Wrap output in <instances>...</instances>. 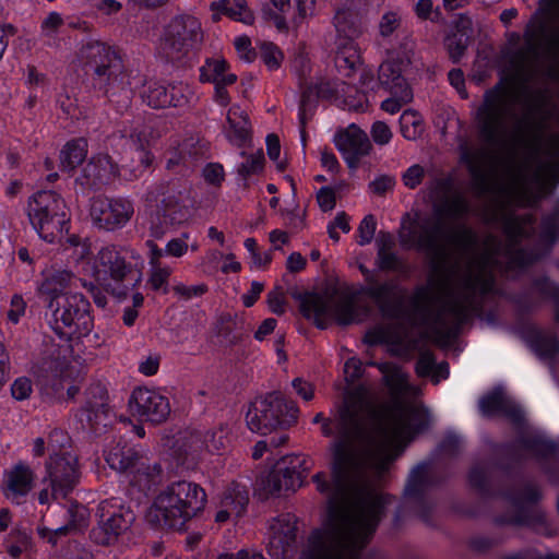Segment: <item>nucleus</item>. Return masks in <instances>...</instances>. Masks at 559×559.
I'll list each match as a JSON object with an SVG mask.
<instances>
[{"mask_svg": "<svg viewBox=\"0 0 559 559\" xmlns=\"http://www.w3.org/2000/svg\"><path fill=\"white\" fill-rule=\"evenodd\" d=\"M393 395V405L380 415L345 404L333 418L321 413L313 418L321 423L325 437H335L332 451V481L313 477L317 489L326 497V520L309 538L301 559H359V551L374 532L390 503L377 480L390 463L431 419L417 400V386L411 385L397 366H380Z\"/></svg>", "mask_w": 559, "mask_h": 559, "instance_id": "f257e3e1", "label": "nucleus"}, {"mask_svg": "<svg viewBox=\"0 0 559 559\" xmlns=\"http://www.w3.org/2000/svg\"><path fill=\"white\" fill-rule=\"evenodd\" d=\"M402 237L411 246L436 255H445L452 249L462 251L465 255L466 266L459 280L431 282L416 295V312L427 325L426 335L439 341L442 334L449 335L454 328L467 320L475 294L486 293L491 288L496 257L489 251L475 255L473 233L456 223L448 227L439 222L433 226L424 225L408 231L404 226Z\"/></svg>", "mask_w": 559, "mask_h": 559, "instance_id": "f03ea898", "label": "nucleus"}, {"mask_svg": "<svg viewBox=\"0 0 559 559\" xmlns=\"http://www.w3.org/2000/svg\"><path fill=\"white\" fill-rule=\"evenodd\" d=\"M69 241L70 257L75 262L82 286L94 295L99 307H104L106 300L96 293L98 288L120 295L142 282L144 260L134 249L106 247L91 255L87 240L70 238Z\"/></svg>", "mask_w": 559, "mask_h": 559, "instance_id": "7ed1b4c3", "label": "nucleus"}, {"mask_svg": "<svg viewBox=\"0 0 559 559\" xmlns=\"http://www.w3.org/2000/svg\"><path fill=\"white\" fill-rule=\"evenodd\" d=\"M74 277L69 271H55L45 275L40 292L49 298L51 326L61 337L73 340L92 330L90 302L79 293H71Z\"/></svg>", "mask_w": 559, "mask_h": 559, "instance_id": "20e7f679", "label": "nucleus"}, {"mask_svg": "<svg viewBox=\"0 0 559 559\" xmlns=\"http://www.w3.org/2000/svg\"><path fill=\"white\" fill-rule=\"evenodd\" d=\"M205 501L206 495L198 484L175 481L157 493L146 518L154 524L180 528L204 508Z\"/></svg>", "mask_w": 559, "mask_h": 559, "instance_id": "39448f33", "label": "nucleus"}, {"mask_svg": "<svg viewBox=\"0 0 559 559\" xmlns=\"http://www.w3.org/2000/svg\"><path fill=\"white\" fill-rule=\"evenodd\" d=\"M518 104L510 95L498 91L486 95L478 111L481 133L489 142L515 140L524 133L527 121L516 117Z\"/></svg>", "mask_w": 559, "mask_h": 559, "instance_id": "423d86ee", "label": "nucleus"}, {"mask_svg": "<svg viewBox=\"0 0 559 559\" xmlns=\"http://www.w3.org/2000/svg\"><path fill=\"white\" fill-rule=\"evenodd\" d=\"M334 25L340 35H344L349 39L360 34V31L353 21L352 14L347 10H338L336 12ZM335 63L338 71L345 76L353 78L354 82H356V76L358 78L357 83L364 93L373 91L377 87L371 69L360 61L359 50L353 40L338 44Z\"/></svg>", "mask_w": 559, "mask_h": 559, "instance_id": "0eeeda50", "label": "nucleus"}, {"mask_svg": "<svg viewBox=\"0 0 559 559\" xmlns=\"http://www.w3.org/2000/svg\"><path fill=\"white\" fill-rule=\"evenodd\" d=\"M27 215L39 237L48 242L61 239L68 231L66 204L52 191L35 193L28 201Z\"/></svg>", "mask_w": 559, "mask_h": 559, "instance_id": "6e6552de", "label": "nucleus"}, {"mask_svg": "<svg viewBox=\"0 0 559 559\" xmlns=\"http://www.w3.org/2000/svg\"><path fill=\"white\" fill-rule=\"evenodd\" d=\"M300 307L304 316L313 320L322 329L331 319L341 324H349L359 322L365 317V311L352 300L332 295L307 294Z\"/></svg>", "mask_w": 559, "mask_h": 559, "instance_id": "1a4fd4ad", "label": "nucleus"}, {"mask_svg": "<svg viewBox=\"0 0 559 559\" xmlns=\"http://www.w3.org/2000/svg\"><path fill=\"white\" fill-rule=\"evenodd\" d=\"M67 436L61 430H53L48 438V450L51 451L46 463V481L62 496L74 486L79 478L78 459L68 450H63Z\"/></svg>", "mask_w": 559, "mask_h": 559, "instance_id": "9d476101", "label": "nucleus"}, {"mask_svg": "<svg viewBox=\"0 0 559 559\" xmlns=\"http://www.w3.org/2000/svg\"><path fill=\"white\" fill-rule=\"evenodd\" d=\"M78 58L81 63L93 69L95 84L99 88L115 86L122 82V62L110 46L88 39L81 45Z\"/></svg>", "mask_w": 559, "mask_h": 559, "instance_id": "9b49d317", "label": "nucleus"}, {"mask_svg": "<svg viewBox=\"0 0 559 559\" xmlns=\"http://www.w3.org/2000/svg\"><path fill=\"white\" fill-rule=\"evenodd\" d=\"M104 455L110 468L117 472H130L133 481L139 487H146L154 481L159 474V468L146 464V459L134 449L128 448L123 440L111 441L106 445Z\"/></svg>", "mask_w": 559, "mask_h": 559, "instance_id": "f8f14e48", "label": "nucleus"}, {"mask_svg": "<svg viewBox=\"0 0 559 559\" xmlns=\"http://www.w3.org/2000/svg\"><path fill=\"white\" fill-rule=\"evenodd\" d=\"M407 63V57L395 61L390 55L379 68L377 86L381 85L391 93V96L382 102L381 108L391 115L400 111L403 105L413 99L412 88L403 76Z\"/></svg>", "mask_w": 559, "mask_h": 559, "instance_id": "ddd939ff", "label": "nucleus"}, {"mask_svg": "<svg viewBox=\"0 0 559 559\" xmlns=\"http://www.w3.org/2000/svg\"><path fill=\"white\" fill-rule=\"evenodd\" d=\"M284 408L286 405L278 393L255 399L250 403L246 414L248 428L252 432L267 435L289 425L292 419L284 416Z\"/></svg>", "mask_w": 559, "mask_h": 559, "instance_id": "4468645a", "label": "nucleus"}, {"mask_svg": "<svg viewBox=\"0 0 559 559\" xmlns=\"http://www.w3.org/2000/svg\"><path fill=\"white\" fill-rule=\"evenodd\" d=\"M202 39L201 23L197 17L177 16L165 28L160 48L167 53H180L198 47Z\"/></svg>", "mask_w": 559, "mask_h": 559, "instance_id": "2eb2a0df", "label": "nucleus"}, {"mask_svg": "<svg viewBox=\"0 0 559 559\" xmlns=\"http://www.w3.org/2000/svg\"><path fill=\"white\" fill-rule=\"evenodd\" d=\"M129 411L140 419L158 424L168 417L170 406L168 399L159 391L148 388H136L130 396Z\"/></svg>", "mask_w": 559, "mask_h": 559, "instance_id": "dca6fc26", "label": "nucleus"}, {"mask_svg": "<svg viewBox=\"0 0 559 559\" xmlns=\"http://www.w3.org/2000/svg\"><path fill=\"white\" fill-rule=\"evenodd\" d=\"M134 209L127 199L96 198L91 205V217L100 228L114 230L124 226Z\"/></svg>", "mask_w": 559, "mask_h": 559, "instance_id": "f3484780", "label": "nucleus"}, {"mask_svg": "<svg viewBox=\"0 0 559 559\" xmlns=\"http://www.w3.org/2000/svg\"><path fill=\"white\" fill-rule=\"evenodd\" d=\"M345 91V84L337 85L335 92L330 83H321L320 85H309L304 92L300 102L299 119L301 123L306 122V111L312 106L318 98H333L338 106H343L349 110L364 111L367 108V97L359 94L357 97L347 96L342 98L338 93Z\"/></svg>", "mask_w": 559, "mask_h": 559, "instance_id": "a211bd4d", "label": "nucleus"}, {"mask_svg": "<svg viewBox=\"0 0 559 559\" xmlns=\"http://www.w3.org/2000/svg\"><path fill=\"white\" fill-rule=\"evenodd\" d=\"M35 485V473L29 465L16 463L3 474L2 493L7 500L21 504L31 493Z\"/></svg>", "mask_w": 559, "mask_h": 559, "instance_id": "6ab92c4d", "label": "nucleus"}, {"mask_svg": "<svg viewBox=\"0 0 559 559\" xmlns=\"http://www.w3.org/2000/svg\"><path fill=\"white\" fill-rule=\"evenodd\" d=\"M334 141L346 164L352 169H356L360 157L368 155L371 151V143L366 132L355 124H350L338 132Z\"/></svg>", "mask_w": 559, "mask_h": 559, "instance_id": "aec40b11", "label": "nucleus"}, {"mask_svg": "<svg viewBox=\"0 0 559 559\" xmlns=\"http://www.w3.org/2000/svg\"><path fill=\"white\" fill-rule=\"evenodd\" d=\"M269 552L275 559L284 557L296 537V520L292 514H282L270 521L266 531Z\"/></svg>", "mask_w": 559, "mask_h": 559, "instance_id": "412c9836", "label": "nucleus"}, {"mask_svg": "<svg viewBox=\"0 0 559 559\" xmlns=\"http://www.w3.org/2000/svg\"><path fill=\"white\" fill-rule=\"evenodd\" d=\"M298 456H285L276 463L270 473L266 489L271 493L283 490H296L301 485V474L298 471L300 466Z\"/></svg>", "mask_w": 559, "mask_h": 559, "instance_id": "4be33fe9", "label": "nucleus"}, {"mask_svg": "<svg viewBox=\"0 0 559 559\" xmlns=\"http://www.w3.org/2000/svg\"><path fill=\"white\" fill-rule=\"evenodd\" d=\"M133 521L134 514L132 511L120 509L102 521L99 527L93 532V537L98 544L109 545L126 533Z\"/></svg>", "mask_w": 559, "mask_h": 559, "instance_id": "5701e85b", "label": "nucleus"}, {"mask_svg": "<svg viewBox=\"0 0 559 559\" xmlns=\"http://www.w3.org/2000/svg\"><path fill=\"white\" fill-rule=\"evenodd\" d=\"M226 61L222 58L209 59L201 68V80L213 82L215 84L216 100L225 105L227 103L225 85L233 84L236 81V75L226 72Z\"/></svg>", "mask_w": 559, "mask_h": 559, "instance_id": "b1692460", "label": "nucleus"}, {"mask_svg": "<svg viewBox=\"0 0 559 559\" xmlns=\"http://www.w3.org/2000/svg\"><path fill=\"white\" fill-rule=\"evenodd\" d=\"M248 500L249 496L246 486L234 484L224 492L215 521L224 523L230 518L240 516L246 509Z\"/></svg>", "mask_w": 559, "mask_h": 559, "instance_id": "393cba45", "label": "nucleus"}, {"mask_svg": "<svg viewBox=\"0 0 559 559\" xmlns=\"http://www.w3.org/2000/svg\"><path fill=\"white\" fill-rule=\"evenodd\" d=\"M212 20L217 22L223 15H227L234 21L241 22L250 25L253 23L254 17L251 11L246 5V0H218L211 4Z\"/></svg>", "mask_w": 559, "mask_h": 559, "instance_id": "a878e982", "label": "nucleus"}, {"mask_svg": "<svg viewBox=\"0 0 559 559\" xmlns=\"http://www.w3.org/2000/svg\"><path fill=\"white\" fill-rule=\"evenodd\" d=\"M84 175L87 179H91L93 183L108 182L112 178L122 177V167L119 168L112 164L108 156L102 155L94 157L84 168Z\"/></svg>", "mask_w": 559, "mask_h": 559, "instance_id": "bb28decb", "label": "nucleus"}, {"mask_svg": "<svg viewBox=\"0 0 559 559\" xmlns=\"http://www.w3.org/2000/svg\"><path fill=\"white\" fill-rule=\"evenodd\" d=\"M225 134L231 143L237 145H241L248 138V117L238 106H233L227 112Z\"/></svg>", "mask_w": 559, "mask_h": 559, "instance_id": "cd10ccee", "label": "nucleus"}, {"mask_svg": "<svg viewBox=\"0 0 559 559\" xmlns=\"http://www.w3.org/2000/svg\"><path fill=\"white\" fill-rule=\"evenodd\" d=\"M479 411L485 416H490L499 412H507L512 405L510 396L501 386L496 388L492 392L484 395L479 400Z\"/></svg>", "mask_w": 559, "mask_h": 559, "instance_id": "c85d7f7f", "label": "nucleus"}, {"mask_svg": "<svg viewBox=\"0 0 559 559\" xmlns=\"http://www.w3.org/2000/svg\"><path fill=\"white\" fill-rule=\"evenodd\" d=\"M64 26V19L61 13L51 11L40 22V38L49 46H57L59 35Z\"/></svg>", "mask_w": 559, "mask_h": 559, "instance_id": "c756f323", "label": "nucleus"}, {"mask_svg": "<svg viewBox=\"0 0 559 559\" xmlns=\"http://www.w3.org/2000/svg\"><path fill=\"white\" fill-rule=\"evenodd\" d=\"M144 99L148 106L154 108H163L167 106H183L185 95L180 97L169 96V87L160 84H154L148 87L144 95Z\"/></svg>", "mask_w": 559, "mask_h": 559, "instance_id": "7c9ffc66", "label": "nucleus"}, {"mask_svg": "<svg viewBox=\"0 0 559 559\" xmlns=\"http://www.w3.org/2000/svg\"><path fill=\"white\" fill-rule=\"evenodd\" d=\"M86 520V510L83 507L76 506L74 508V515L69 525L59 526L57 528H49L46 526H38L37 533L40 538L46 539L51 544H56L57 538L64 535L70 528H81L84 526Z\"/></svg>", "mask_w": 559, "mask_h": 559, "instance_id": "2f4dec72", "label": "nucleus"}, {"mask_svg": "<svg viewBox=\"0 0 559 559\" xmlns=\"http://www.w3.org/2000/svg\"><path fill=\"white\" fill-rule=\"evenodd\" d=\"M87 153V143L83 139L74 140L64 145L60 153L61 166L71 170L80 165Z\"/></svg>", "mask_w": 559, "mask_h": 559, "instance_id": "473e14b6", "label": "nucleus"}, {"mask_svg": "<svg viewBox=\"0 0 559 559\" xmlns=\"http://www.w3.org/2000/svg\"><path fill=\"white\" fill-rule=\"evenodd\" d=\"M33 548L32 535L28 531L22 527H15L5 539L7 552L12 558H19L21 555L29 551Z\"/></svg>", "mask_w": 559, "mask_h": 559, "instance_id": "72a5a7b5", "label": "nucleus"}, {"mask_svg": "<svg viewBox=\"0 0 559 559\" xmlns=\"http://www.w3.org/2000/svg\"><path fill=\"white\" fill-rule=\"evenodd\" d=\"M132 153V163L133 165H122L123 178L127 180H131L136 178L143 169L147 168L153 160V157L148 151H146L142 146L135 145L132 143L130 146Z\"/></svg>", "mask_w": 559, "mask_h": 559, "instance_id": "f704fd0d", "label": "nucleus"}, {"mask_svg": "<svg viewBox=\"0 0 559 559\" xmlns=\"http://www.w3.org/2000/svg\"><path fill=\"white\" fill-rule=\"evenodd\" d=\"M366 343L376 344H402L404 342L403 331L397 328L379 325L369 330L365 335Z\"/></svg>", "mask_w": 559, "mask_h": 559, "instance_id": "c9c22d12", "label": "nucleus"}, {"mask_svg": "<svg viewBox=\"0 0 559 559\" xmlns=\"http://www.w3.org/2000/svg\"><path fill=\"white\" fill-rule=\"evenodd\" d=\"M401 133L407 140H415L424 132V122L421 116L413 110L403 111L400 117Z\"/></svg>", "mask_w": 559, "mask_h": 559, "instance_id": "e433bc0d", "label": "nucleus"}, {"mask_svg": "<svg viewBox=\"0 0 559 559\" xmlns=\"http://www.w3.org/2000/svg\"><path fill=\"white\" fill-rule=\"evenodd\" d=\"M430 485V471L427 464L416 466L409 474L405 495L413 497L424 491Z\"/></svg>", "mask_w": 559, "mask_h": 559, "instance_id": "4c0bfd02", "label": "nucleus"}, {"mask_svg": "<svg viewBox=\"0 0 559 559\" xmlns=\"http://www.w3.org/2000/svg\"><path fill=\"white\" fill-rule=\"evenodd\" d=\"M272 8L264 11V17L274 23L278 31L288 29L284 13L289 9L290 0H270Z\"/></svg>", "mask_w": 559, "mask_h": 559, "instance_id": "58836bf2", "label": "nucleus"}, {"mask_svg": "<svg viewBox=\"0 0 559 559\" xmlns=\"http://www.w3.org/2000/svg\"><path fill=\"white\" fill-rule=\"evenodd\" d=\"M228 443V431L224 427H218L204 435L203 445L207 452L218 453L222 449H225Z\"/></svg>", "mask_w": 559, "mask_h": 559, "instance_id": "ea45409f", "label": "nucleus"}, {"mask_svg": "<svg viewBox=\"0 0 559 559\" xmlns=\"http://www.w3.org/2000/svg\"><path fill=\"white\" fill-rule=\"evenodd\" d=\"M295 4L297 12L292 21L294 27H298L307 20L317 15L316 0H295Z\"/></svg>", "mask_w": 559, "mask_h": 559, "instance_id": "a19ab883", "label": "nucleus"}, {"mask_svg": "<svg viewBox=\"0 0 559 559\" xmlns=\"http://www.w3.org/2000/svg\"><path fill=\"white\" fill-rule=\"evenodd\" d=\"M171 274V270L166 266L152 265L148 284L154 290L163 289L164 293L168 292L167 281Z\"/></svg>", "mask_w": 559, "mask_h": 559, "instance_id": "79ce46f5", "label": "nucleus"}, {"mask_svg": "<svg viewBox=\"0 0 559 559\" xmlns=\"http://www.w3.org/2000/svg\"><path fill=\"white\" fill-rule=\"evenodd\" d=\"M263 154L261 151H258L254 154L246 156V159L238 166V173L243 177L258 174L263 168Z\"/></svg>", "mask_w": 559, "mask_h": 559, "instance_id": "37998d69", "label": "nucleus"}, {"mask_svg": "<svg viewBox=\"0 0 559 559\" xmlns=\"http://www.w3.org/2000/svg\"><path fill=\"white\" fill-rule=\"evenodd\" d=\"M261 57L270 70H275L283 60L282 52L273 44L264 43L261 45Z\"/></svg>", "mask_w": 559, "mask_h": 559, "instance_id": "c03bdc74", "label": "nucleus"}, {"mask_svg": "<svg viewBox=\"0 0 559 559\" xmlns=\"http://www.w3.org/2000/svg\"><path fill=\"white\" fill-rule=\"evenodd\" d=\"M401 25V17L396 12H386L379 23V33L383 38L390 37Z\"/></svg>", "mask_w": 559, "mask_h": 559, "instance_id": "a18cd8bd", "label": "nucleus"}, {"mask_svg": "<svg viewBox=\"0 0 559 559\" xmlns=\"http://www.w3.org/2000/svg\"><path fill=\"white\" fill-rule=\"evenodd\" d=\"M338 230L344 234H347L350 230L349 217L344 212L338 213L333 222L328 226L329 236L334 241L340 239Z\"/></svg>", "mask_w": 559, "mask_h": 559, "instance_id": "49530a36", "label": "nucleus"}, {"mask_svg": "<svg viewBox=\"0 0 559 559\" xmlns=\"http://www.w3.org/2000/svg\"><path fill=\"white\" fill-rule=\"evenodd\" d=\"M372 141L377 145H385L390 143L393 133L390 127L383 121H376L370 129Z\"/></svg>", "mask_w": 559, "mask_h": 559, "instance_id": "de8ad7c7", "label": "nucleus"}, {"mask_svg": "<svg viewBox=\"0 0 559 559\" xmlns=\"http://www.w3.org/2000/svg\"><path fill=\"white\" fill-rule=\"evenodd\" d=\"M376 221L373 216L368 215L366 216L358 227V243L364 246L373 239L374 231H376Z\"/></svg>", "mask_w": 559, "mask_h": 559, "instance_id": "09e8293b", "label": "nucleus"}, {"mask_svg": "<svg viewBox=\"0 0 559 559\" xmlns=\"http://www.w3.org/2000/svg\"><path fill=\"white\" fill-rule=\"evenodd\" d=\"M266 151L269 157L276 163L277 169L283 170L286 163L281 158V146L276 135L270 134L266 136Z\"/></svg>", "mask_w": 559, "mask_h": 559, "instance_id": "8fccbe9b", "label": "nucleus"}, {"mask_svg": "<svg viewBox=\"0 0 559 559\" xmlns=\"http://www.w3.org/2000/svg\"><path fill=\"white\" fill-rule=\"evenodd\" d=\"M159 364V355L156 353H150L140 360L139 371L146 377L153 376L158 371Z\"/></svg>", "mask_w": 559, "mask_h": 559, "instance_id": "3c124183", "label": "nucleus"}, {"mask_svg": "<svg viewBox=\"0 0 559 559\" xmlns=\"http://www.w3.org/2000/svg\"><path fill=\"white\" fill-rule=\"evenodd\" d=\"M26 304L20 295H14L10 302V309L8 310V320L16 324L21 318L25 314Z\"/></svg>", "mask_w": 559, "mask_h": 559, "instance_id": "603ef678", "label": "nucleus"}, {"mask_svg": "<svg viewBox=\"0 0 559 559\" xmlns=\"http://www.w3.org/2000/svg\"><path fill=\"white\" fill-rule=\"evenodd\" d=\"M209 257L213 260L217 259L218 257L223 259L222 271L224 273H236L241 270L240 262L236 260V257L233 253L221 254L217 251H211L209 252Z\"/></svg>", "mask_w": 559, "mask_h": 559, "instance_id": "864d4df0", "label": "nucleus"}, {"mask_svg": "<svg viewBox=\"0 0 559 559\" xmlns=\"http://www.w3.org/2000/svg\"><path fill=\"white\" fill-rule=\"evenodd\" d=\"M12 396L15 400L23 401L27 399L32 393V383L27 378L16 379L11 386Z\"/></svg>", "mask_w": 559, "mask_h": 559, "instance_id": "5fc2aeb1", "label": "nucleus"}, {"mask_svg": "<svg viewBox=\"0 0 559 559\" xmlns=\"http://www.w3.org/2000/svg\"><path fill=\"white\" fill-rule=\"evenodd\" d=\"M235 48L240 59L251 62L254 59V51L251 48V40L247 36L235 38Z\"/></svg>", "mask_w": 559, "mask_h": 559, "instance_id": "6e6d98bb", "label": "nucleus"}, {"mask_svg": "<svg viewBox=\"0 0 559 559\" xmlns=\"http://www.w3.org/2000/svg\"><path fill=\"white\" fill-rule=\"evenodd\" d=\"M424 175L425 169L421 166L413 165L403 175L404 185L414 189L421 182Z\"/></svg>", "mask_w": 559, "mask_h": 559, "instance_id": "4d7b16f0", "label": "nucleus"}, {"mask_svg": "<svg viewBox=\"0 0 559 559\" xmlns=\"http://www.w3.org/2000/svg\"><path fill=\"white\" fill-rule=\"evenodd\" d=\"M189 245L183 238H174L169 240L165 247V254L180 258L187 253Z\"/></svg>", "mask_w": 559, "mask_h": 559, "instance_id": "13d9d810", "label": "nucleus"}, {"mask_svg": "<svg viewBox=\"0 0 559 559\" xmlns=\"http://www.w3.org/2000/svg\"><path fill=\"white\" fill-rule=\"evenodd\" d=\"M203 177L210 183H219L224 178V170L219 164H209L203 169Z\"/></svg>", "mask_w": 559, "mask_h": 559, "instance_id": "bf43d9fd", "label": "nucleus"}, {"mask_svg": "<svg viewBox=\"0 0 559 559\" xmlns=\"http://www.w3.org/2000/svg\"><path fill=\"white\" fill-rule=\"evenodd\" d=\"M362 365L356 357H349L344 364V373L347 381H354L361 373Z\"/></svg>", "mask_w": 559, "mask_h": 559, "instance_id": "052dcab7", "label": "nucleus"}, {"mask_svg": "<svg viewBox=\"0 0 559 559\" xmlns=\"http://www.w3.org/2000/svg\"><path fill=\"white\" fill-rule=\"evenodd\" d=\"M295 392L305 401H310L313 397V385L300 378L293 381Z\"/></svg>", "mask_w": 559, "mask_h": 559, "instance_id": "680f3d73", "label": "nucleus"}, {"mask_svg": "<svg viewBox=\"0 0 559 559\" xmlns=\"http://www.w3.org/2000/svg\"><path fill=\"white\" fill-rule=\"evenodd\" d=\"M319 206L323 211H330L335 205V194L330 188H322L317 194Z\"/></svg>", "mask_w": 559, "mask_h": 559, "instance_id": "e2e57ef3", "label": "nucleus"}, {"mask_svg": "<svg viewBox=\"0 0 559 559\" xmlns=\"http://www.w3.org/2000/svg\"><path fill=\"white\" fill-rule=\"evenodd\" d=\"M436 368V364L433 358L430 355H423L416 365V371L419 376H431L433 374V369Z\"/></svg>", "mask_w": 559, "mask_h": 559, "instance_id": "0e129e2a", "label": "nucleus"}, {"mask_svg": "<svg viewBox=\"0 0 559 559\" xmlns=\"http://www.w3.org/2000/svg\"><path fill=\"white\" fill-rule=\"evenodd\" d=\"M264 286L260 282H252L248 293L242 295V302L246 307H251L258 300Z\"/></svg>", "mask_w": 559, "mask_h": 559, "instance_id": "69168bd1", "label": "nucleus"}, {"mask_svg": "<svg viewBox=\"0 0 559 559\" xmlns=\"http://www.w3.org/2000/svg\"><path fill=\"white\" fill-rule=\"evenodd\" d=\"M393 185L394 179L391 176H380L370 183V188L376 193H384L390 190Z\"/></svg>", "mask_w": 559, "mask_h": 559, "instance_id": "338daca9", "label": "nucleus"}, {"mask_svg": "<svg viewBox=\"0 0 559 559\" xmlns=\"http://www.w3.org/2000/svg\"><path fill=\"white\" fill-rule=\"evenodd\" d=\"M307 260L298 252H293L286 261V267L290 272H299L305 269Z\"/></svg>", "mask_w": 559, "mask_h": 559, "instance_id": "774afa93", "label": "nucleus"}]
</instances>
